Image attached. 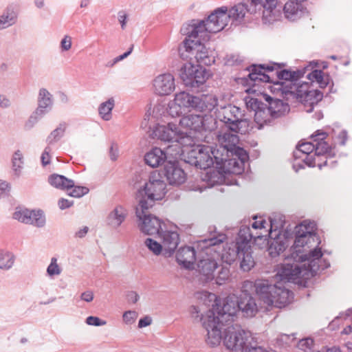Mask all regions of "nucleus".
Segmentation results:
<instances>
[{
  "label": "nucleus",
  "mask_w": 352,
  "mask_h": 352,
  "mask_svg": "<svg viewBox=\"0 0 352 352\" xmlns=\"http://www.w3.org/2000/svg\"><path fill=\"white\" fill-rule=\"evenodd\" d=\"M18 11L13 4L8 5L0 14V31L9 28L17 23Z\"/></svg>",
  "instance_id": "33"
},
{
  "label": "nucleus",
  "mask_w": 352,
  "mask_h": 352,
  "mask_svg": "<svg viewBox=\"0 0 352 352\" xmlns=\"http://www.w3.org/2000/svg\"><path fill=\"white\" fill-rule=\"evenodd\" d=\"M152 323V319L150 316H146L140 319L138 322V328L142 329L149 326Z\"/></svg>",
  "instance_id": "63"
},
{
  "label": "nucleus",
  "mask_w": 352,
  "mask_h": 352,
  "mask_svg": "<svg viewBox=\"0 0 352 352\" xmlns=\"http://www.w3.org/2000/svg\"><path fill=\"white\" fill-rule=\"evenodd\" d=\"M54 98L52 94L45 88H41L38 91L37 98L36 113L45 116L52 109Z\"/></svg>",
  "instance_id": "30"
},
{
  "label": "nucleus",
  "mask_w": 352,
  "mask_h": 352,
  "mask_svg": "<svg viewBox=\"0 0 352 352\" xmlns=\"http://www.w3.org/2000/svg\"><path fill=\"white\" fill-rule=\"evenodd\" d=\"M45 116L43 114L36 113V110L30 115L24 124V129L29 131L32 129L38 122V121Z\"/></svg>",
  "instance_id": "52"
},
{
  "label": "nucleus",
  "mask_w": 352,
  "mask_h": 352,
  "mask_svg": "<svg viewBox=\"0 0 352 352\" xmlns=\"http://www.w3.org/2000/svg\"><path fill=\"white\" fill-rule=\"evenodd\" d=\"M226 239V234L217 233L211 234L208 238L197 242V248L202 250L197 263V270L206 281L214 278V272L219 261V245Z\"/></svg>",
  "instance_id": "5"
},
{
  "label": "nucleus",
  "mask_w": 352,
  "mask_h": 352,
  "mask_svg": "<svg viewBox=\"0 0 352 352\" xmlns=\"http://www.w3.org/2000/svg\"><path fill=\"white\" fill-rule=\"evenodd\" d=\"M115 107L113 98H109L107 101L102 102L98 107V113L100 118L104 121H109L112 118V110Z\"/></svg>",
  "instance_id": "43"
},
{
  "label": "nucleus",
  "mask_w": 352,
  "mask_h": 352,
  "mask_svg": "<svg viewBox=\"0 0 352 352\" xmlns=\"http://www.w3.org/2000/svg\"><path fill=\"white\" fill-rule=\"evenodd\" d=\"M323 97L322 94L316 89H308L307 84L305 86H300L297 90V98L304 103L305 105L307 104L309 105V108L307 109V112H311L313 106L317 104L322 100Z\"/></svg>",
  "instance_id": "27"
},
{
  "label": "nucleus",
  "mask_w": 352,
  "mask_h": 352,
  "mask_svg": "<svg viewBox=\"0 0 352 352\" xmlns=\"http://www.w3.org/2000/svg\"><path fill=\"white\" fill-rule=\"evenodd\" d=\"M15 262V256L10 251L0 250V270L7 271L10 270Z\"/></svg>",
  "instance_id": "44"
},
{
  "label": "nucleus",
  "mask_w": 352,
  "mask_h": 352,
  "mask_svg": "<svg viewBox=\"0 0 352 352\" xmlns=\"http://www.w3.org/2000/svg\"><path fill=\"white\" fill-rule=\"evenodd\" d=\"M217 106V99L212 94L194 96L182 91L175 94L168 104V113L173 118L180 117L192 110L200 112L211 111Z\"/></svg>",
  "instance_id": "6"
},
{
  "label": "nucleus",
  "mask_w": 352,
  "mask_h": 352,
  "mask_svg": "<svg viewBox=\"0 0 352 352\" xmlns=\"http://www.w3.org/2000/svg\"><path fill=\"white\" fill-rule=\"evenodd\" d=\"M129 214L127 208L122 205H116L107 217V223L113 229H118L125 221Z\"/></svg>",
  "instance_id": "28"
},
{
  "label": "nucleus",
  "mask_w": 352,
  "mask_h": 352,
  "mask_svg": "<svg viewBox=\"0 0 352 352\" xmlns=\"http://www.w3.org/2000/svg\"><path fill=\"white\" fill-rule=\"evenodd\" d=\"M282 223L281 219L278 223H276V220L273 219H270V228L267 236L269 237L267 252L272 258L279 256L287 247V239L279 230L283 226Z\"/></svg>",
  "instance_id": "17"
},
{
  "label": "nucleus",
  "mask_w": 352,
  "mask_h": 352,
  "mask_svg": "<svg viewBox=\"0 0 352 352\" xmlns=\"http://www.w3.org/2000/svg\"><path fill=\"white\" fill-rule=\"evenodd\" d=\"M153 91L158 96H168L175 89L174 76L170 73L157 75L152 82Z\"/></svg>",
  "instance_id": "22"
},
{
  "label": "nucleus",
  "mask_w": 352,
  "mask_h": 352,
  "mask_svg": "<svg viewBox=\"0 0 352 352\" xmlns=\"http://www.w3.org/2000/svg\"><path fill=\"white\" fill-rule=\"evenodd\" d=\"M10 190V184L4 181H0V197L7 195Z\"/></svg>",
  "instance_id": "61"
},
{
  "label": "nucleus",
  "mask_w": 352,
  "mask_h": 352,
  "mask_svg": "<svg viewBox=\"0 0 352 352\" xmlns=\"http://www.w3.org/2000/svg\"><path fill=\"white\" fill-rule=\"evenodd\" d=\"M72 46V38L71 36L65 35L60 42V47L61 52L69 51Z\"/></svg>",
  "instance_id": "58"
},
{
  "label": "nucleus",
  "mask_w": 352,
  "mask_h": 352,
  "mask_svg": "<svg viewBox=\"0 0 352 352\" xmlns=\"http://www.w3.org/2000/svg\"><path fill=\"white\" fill-rule=\"evenodd\" d=\"M200 320L207 331V344L212 347L219 345L223 338L221 329L225 322L216 317L214 310H208L205 315H201Z\"/></svg>",
  "instance_id": "15"
},
{
  "label": "nucleus",
  "mask_w": 352,
  "mask_h": 352,
  "mask_svg": "<svg viewBox=\"0 0 352 352\" xmlns=\"http://www.w3.org/2000/svg\"><path fill=\"white\" fill-rule=\"evenodd\" d=\"M74 202L72 201H69L67 199L61 198L58 201V206L60 209L65 210L71 207L73 205Z\"/></svg>",
  "instance_id": "62"
},
{
  "label": "nucleus",
  "mask_w": 352,
  "mask_h": 352,
  "mask_svg": "<svg viewBox=\"0 0 352 352\" xmlns=\"http://www.w3.org/2000/svg\"><path fill=\"white\" fill-rule=\"evenodd\" d=\"M23 164V155L20 150H17L13 153L12 157V170L16 177H19L21 175Z\"/></svg>",
  "instance_id": "46"
},
{
  "label": "nucleus",
  "mask_w": 352,
  "mask_h": 352,
  "mask_svg": "<svg viewBox=\"0 0 352 352\" xmlns=\"http://www.w3.org/2000/svg\"><path fill=\"white\" fill-rule=\"evenodd\" d=\"M153 206L138 205L135 214L140 230L147 235L159 234L166 228V224L158 217L151 214L148 210Z\"/></svg>",
  "instance_id": "14"
},
{
  "label": "nucleus",
  "mask_w": 352,
  "mask_h": 352,
  "mask_svg": "<svg viewBox=\"0 0 352 352\" xmlns=\"http://www.w3.org/2000/svg\"><path fill=\"white\" fill-rule=\"evenodd\" d=\"M229 277V268L227 267H222L215 278V282L219 285H223L226 283V281L228 280Z\"/></svg>",
  "instance_id": "54"
},
{
  "label": "nucleus",
  "mask_w": 352,
  "mask_h": 352,
  "mask_svg": "<svg viewBox=\"0 0 352 352\" xmlns=\"http://www.w3.org/2000/svg\"><path fill=\"white\" fill-rule=\"evenodd\" d=\"M166 193V184L160 173H152L143 188L138 190V205L153 206L155 201L161 200Z\"/></svg>",
  "instance_id": "9"
},
{
  "label": "nucleus",
  "mask_w": 352,
  "mask_h": 352,
  "mask_svg": "<svg viewBox=\"0 0 352 352\" xmlns=\"http://www.w3.org/2000/svg\"><path fill=\"white\" fill-rule=\"evenodd\" d=\"M307 78L312 82H316L320 88H325L329 82V76L318 69H315L309 73Z\"/></svg>",
  "instance_id": "45"
},
{
  "label": "nucleus",
  "mask_w": 352,
  "mask_h": 352,
  "mask_svg": "<svg viewBox=\"0 0 352 352\" xmlns=\"http://www.w3.org/2000/svg\"><path fill=\"white\" fill-rule=\"evenodd\" d=\"M272 119L271 111L266 104L262 106L258 110L254 113V121L259 125L258 128H261L263 124H268Z\"/></svg>",
  "instance_id": "42"
},
{
  "label": "nucleus",
  "mask_w": 352,
  "mask_h": 352,
  "mask_svg": "<svg viewBox=\"0 0 352 352\" xmlns=\"http://www.w3.org/2000/svg\"><path fill=\"white\" fill-rule=\"evenodd\" d=\"M234 133L228 128L226 131L222 130L216 134L218 143L223 148V152L227 153L228 157L229 153H233L237 148H242L237 146L239 139L238 135Z\"/></svg>",
  "instance_id": "24"
},
{
  "label": "nucleus",
  "mask_w": 352,
  "mask_h": 352,
  "mask_svg": "<svg viewBox=\"0 0 352 352\" xmlns=\"http://www.w3.org/2000/svg\"><path fill=\"white\" fill-rule=\"evenodd\" d=\"M248 6L245 3H238L229 10L226 6H222L214 10L205 20L201 22H195L194 27L190 28L196 33L201 34L204 38H207L208 32L217 33L221 31L232 21L239 23L242 21L248 12Z\"/></svg>",
  "instance_id": "4"
},
{
  "label": "nucleus",
  "mask_w": 352,
  "mask_h": 352,
  "mask_svg": "<svg viewBox=\"0 0 352 352\" xmlns=\"http://www.w3.org/2000/svg\"><path fill=\"white\" fill-rule=\"evenodd\" d=\"M276 68H279V65L276 63L270 65H253L249 70V80L252 82V85H256L257 82H270V76L265 72H273Z\"/></svg>",
  "instance_id": "25"
},
{
  "label": "nucleus",
  "mask_w": 352,
  "mask_h": 352,
  "mask_svg": "<svg viewBox=\"0 0 352 352\" xmlns=\"http://www.w3.org/2000/svg\"><path fill=\"white\" fill-rule=\"evenodd\" d=\"M66 129V124L61 123L47 138V143L51 145L58 142L64 135Z\"/></svg>",
  "instance_id": "48"
},
{
  "label": "nucleus",
  "mask_w": 352,
  "mask_h": 352,
  "mask_svg": "<svg viewBox=\"0 0 352 352\" xmlns=\"http://www.w3.org/2000/svg\"><path fill=\"white\" fill-rule=\"evenodd\" d=\"M316 224L303 221L295 228L296 239L292 253L293 263L286 262L277 266L276 276L282 281L301 283L314 276L320 270L330 264L321 260L322 252L318 248L320 239L316 233Z\"/></svg>",
  "instance_id": "1"
},
{
  "label": "nucleus",
  "mask_w": 352,
  "mask_h": 352,
  "mask_svg": "<svg viewBox=\"0 0 352 352\" xmlns=\"http://www.w3.org/2000/svg\"><path fill=\"white\" fill-rule=\"evenodd\" d=\"M272 218H270V220ZM270 227V224L268 225L267 221L263 219V218H259L258 219L257 218L255 219V221L252 224V229L256 232H262L263 233V237H266L270 232V230L267 229V226Z\"/></svg>",
  "instance_id": "51"
},
{
  "label": "nucleus",
  "mask_w": 352,
  "mask_h": 352,
  "mask_svg": "<svg viewBox=\"0 0 352 352\" xmlns=\"http://www.w3.org/2000/svg\"><path fill=\"white\" fill-rule=\"evenodd\" d=\"M263 233L262 232H254L252 228L247 226H242L239 230L236 243L239 245H247L250 247V242L252 239H262Z\"/></svg>",
  "instance_id": "37"
},
{
  "label": "nucleus",
  "mask_w": 352,
  "mask_h": 352,
  "mask_svg": "<svg viewBox=\"0 0 352 352\" xmlns=\"http://www.w3.org/2000/svg\"><path fill=\"white\" fill-rule=\"evenodd\" d=\"M245 104L248 109L252 111L254 113L256 110H258L262 106L264 105V104L257 98L250 97L245 98Z\"/></svg>",
  "instance_id": "56"
},
{
  "label": "nucleus",
  "mask_w": 352,
  "mask_h": 352,
  "mask_svg": "<svg viewBox=\"0 0 352 352\" xmlns=\"http://www.w3.org/2000/svg\"><path fill=\"white\" fill-rule=\"evenodd\" d=\"M250 333L241 326H228L224 331L223 344L231 352H276L274 350L263 346H250L248 342Z\"/></svg>",
  "instance_id": "8"
},
{
  "label": "nucleus",
  "mask_w": 352,
  "mask_h": 352,
  "mask_svg": "<svg viewBox=\"0 0 352 352\" xmlns=\"http://www.w3.org/2000/svg\"><path fill=\"white\" fill-rule=\"evenodd\" d=\"M305 71H297V72H290L286 69L282 71H277L276 75L279 80H284L285 82L292 81L296 80L297 78L302 76L305 74Z\"/></svg>",
  "instance_id": "49"
},
{
  "label": "nucleus",
  "mask_w": 352,
  "mask_h": 352,
  "mask_svg": "<svg viewBox=\"0 0 352 352\" xmlns=\"http://www.w3.org/2000/svg\"><path fill=\"white\" fill-rule=\"evenodd\" d=\"M207 297L209 301H213L212 308L216 317L226 323L233 320L234 316L239 311V299L235 295H230L223 299L222 303L214 294H208Z\"/></svg>",
  "instance_id": "13"
},
{
  "label": "nucleus",
  "mask_w": 352,
  "mask_h": 352,
  "mask_svg": "<svg viewBox=\"0 0 352 352\" xmlns=\"http://www.w3.org/2000/svg\"><path fill=\"white\" fill-rule=\"evenodd\" d=\"M51 151H52V149H51L50 145H48L47 146L45 147L44 151L43 152V153L41 155V163H42L43 166H45L46 165H47L50 163L51 156H50V153Z\"/></svg>",
  "instance_id": "60"
},
{
  "label": "nucleus",
  "mask_w": 352,
  "mask_h": 352,
  "mask_svg": "<svg viewBox=\"0 0 352 352\" xmlns=\"http://www.w3.org/2000/svg\"><path fill=\"white\" fill-rule=\"evenodd\" d=\"M161 172L170 185H181L186 179L185 172L176 162L168 161Z\"/></svg>",
  "instance_id": "23"
},
{
  "label": "nucleus",
  "mask_w": 352,
  "mask_h": 352,
  "mask_svg": "<svg viewBox=\"0 0 352 352\" xmlns=\"http://www.w3.org/2000/svg\"><path fill=\"white\" fill-rule=\"evenodd\" d=\"M177 263L187 269L194 267L196 252L194 248L185 246L179 249L176 254Z\"/></svg>",
  "instance_id": "31"
},
{
  "label": "nucleus",
  "mask_w": 352,
  "mask_h": 352,
  "mask_svg": "<svg viewBox=\"0 0 352 352\" xmlns=\"http://www.w3.org/2000/svg\"><path fill=\"white\" fill-rule=\"evenodd\" d=\"M201 180L206 183L204 186L194 189L202 192L206 188L220 184L223 181V177L220 170L210 169L201 176Z\"/></svg>",
  "instance_id": "34"
},
{
  "label": "nucleus",
  "mask_w": 352,
  "mask_h": 352,
  "mask_svg": "<svg viewBox=\"0 0 352 352\" xmlns=\"http://www.w3.org/2000/svg\"><path fill=\"white\" fill-rule=\"evenodd\" d=\"M218 119L226 124L230 131L245 134L250 130V121L241 109L234 105L228 104L217 109Z\"/></svg>",
  "instance_id": "10"
},
{
  "label": "nucleus",
  "mask_w": 352,
  "mask_h": 352,
  "mask_svg": "<svg viewBox=\"0 0 352 352\" xmlns=\"http://www.w3.org/2000/svg\"><path fill=\"white\" fill-rule=\"evenodd\" d=\"M207 118L206 116H204L202 115L190 113L184 115L180 118L179 127L181 130H186V131L184 132V135L187 134L190 135L192 140V146L195 144L193 138L199 139L200 138L198 135L208 130L205 122Z\"/></svg>",
  "instance_id": "18"
},
{
  "label": "nucleus",
  "mask_w": 352,
  "mask_h": 352,
  "mask_svg": "<svg viewBox=\"0 0 352 352\" xmlns=\"http://www.w3.org/2000/svg\"><path fill=\"white\" fill-rule=\"evenodd\" d=\"M63 269L60 265L58 263V258L56 257H52L50 263L46 269L47 276L51 278L60 276L62 273Z\"/></svg>",
  "instance_id": "47"
},
{
  "label": "nucleus",
  "mask_w": 352,
  "mask_h": 352,
  "mask_svg": "<svg viewBox=\"0 0 352 352\" xmlns=\"http://www.w3.org/2000/svg\"><path fill=\"white\" fill-rule=\"evenodd\" d=\"M220 156H223V162L219 166L218 169L221 170L222 165L224 166L226 164L230 167L227 170L228 172L233 174H241L244 170L245 162L248 160V154L243 148H237L233 153H229V156L227 153H221Z\"/></svg>",
  "instance_id": "19"
},
{
  "label": "nucleus",
  "mask_w": 352,
  "mask_h": 352,
  "mask_svg": "<svg viewBox=\"0 0 352 352\" xmlns=\"http://www.w3.org/2000/svg\"><path fill=\"white\" fill-rule=\"evenodd\" d=\"M173 146H168L166 151L158 147L153 148L146 153L144 160L146 164L152 168H156L161 166L167 160V155H170L174 157L180 155L183 152L182 148L177 146V150L172 149Z\"/></svg>",
  "instance_id": "20"
},
{
  "label": "nucleus",
  "mask_w": 352,
  "mask_h": 352,
  "mask_svg": "<svg viewBox=\"0 0 352 352\" xmlns=\"http://www.w3.org/2000/svg\"><path fill=\"white\" fill-rule=\"evenodd\" d=\"M158 236L164 246V254L170 256L175 252L179 242V236L176 230L163 229Z\"/></svg>",
  "instance_id": "26"
},
{
  "label": "nucleus",
  "mask_w": 352,
  "mask_h": 352,
  "mask_svg": "<svg viewBox=\"0 0 352 352\" xmlns=\"http://www.w3.org/2000/svg\"><path fill=\"white\" fill-rule=\"evenodd\" d=\"M241 251V263L240 267L244 272L250 271L255 264L254 258L252 256V251L251 247H248L247 245H243Z\"/></svg>",
  "instance_id": "39"
},
{
  "label": "nucleus",
  "mask_w": 352,
  "mask_h": 352,
  "mask_svg": "<svg viewBox=\"0 0 352 352\" xmlns=\"http://www.w3.org/2000/svg\"><path fill=\"white\" fill-rule=\"evenodd\" d=\"M254 5H261L263 8V18L269 22L273 21L276 17L277 0H251Z\"/></svg>",
  "instance_id": "36"
},
{
  "label": "nucleus",
  "mask_w": 352,
  "mask_h": 352,
  "mask_svg": "<svg viewBox=\"0 0 352 352\" xmlns=\"http://www.w3.org/2000/svg\"><path fill=\"white\" fill-rule=\"evenodd\" d=\"M242 247L243 245H239L236 242L227 243L221 252H219V259L230 265L236 258H241L240 253Z\"/></svg>",
  "instance_id": "32"
},
{
  "label": "nucleus",
  "mask_w": 352,
  "mask_h": 352,
  "mask_svg": "<svg viewBox=\"0 0 352 352\" xmlns=\"http://www.w3.org/2000/svg\"><path fill=\"white\" fill-rule=\"evenodd\" d=\"M48 182L53 187L60 190H68L74 186V182L66 177L58 175L52 174L49 176Z\"/></svg>",
  "instance_id": "40"
},
{
  "label": "nucleus",
  "mask_w": 352,
  "mask_h": 352,
  "mask_svg": "<svg viewBox=\"0 0 352 352\" xmlns=\"http://www.w3.org/2000/svg\"><path fill=\"white\" fill-rule=\"evenodd\" d=\"M283 10L285 17L291 21L300 19L304 13L302 5L298 1H294L287 2L284 6Z\"/></svg>",
  "instance_id": "38"
},
{
  "label": "nucleus",
  "mask_w": 352,
  "mask_h": 352,
  "mask_svg": "<svg viewBox=\"0 0 352 352\" xmlns=\"http://www.w3.org/2000/svg\"><path fill=\"white\" fill-rule=\"evenodd\" d=\"M153 134L162 141L171 142L173 150H177V146H192V140L190 135L184 133L177 124L169 122L167 125L158 124L153 131Z\"/></svg>",
  "instance_id": "12"
},
{
  "label": "nucleus",
  "mask_w": 352,
  "mask_h": 352,
  "mask_svg": "<svg viewBox=\"0 0 352 352\" xmlns=\"http://www.w3.org/2000/svg\"><path fill=\"white\" fill-rule=\"evenodd\" d=\"M13 218L21 223L42 228L45 224V217L42 210H30L26 208L16 210Z\"/></svg>",
  "instance_id": "21"
},
{
  "label": "nucleus",
  "mask_w": 352,
  "mask_h": 352,
  "mask_svg": "<svg viewBox=\"0 0 352 352\" xmlns=\"http://www.w3.org/2000/svg\"><path fill=\"white\" fill-rule=\"evenodd\" d=\"M209 73L199 65L187 61L180 70V78L186 87H199L208 78Z\"/></svg>",
  "instance_id": "16"
},
{
  "label": "nucleus",
  "mask_w": 352,
  "mask_h": 352,
  "mask_svg": "<svg viewBox=\"0 0 352 352\" xmlns=\"http://www.w3.org/2000/svg\"><path fill=\"white\" fill-rule=\"evenodd\" d=\"M195 22H201V20H192L189 23L185 24L181 28V32L186 38L179 47V54L182 59L197 63L198 65H211L214 63V57L212 51L210 50L201 43L207 41L210 38L212 32H208L207 38H204L201 34L193 31L190 28L194 27Z\"/></svg>",
  "instance_id": "2"
},
{
  "label": "nucleus",
  "mask_w": 352,
  "mask_h": 352,
  "mask_svg": "<svg viewBox=\"0 0 352 352\" xmlns=\"http://www.w3.org/2000/svg\"><path fill=\"white\" fill-rule=\"evenodd\" d=\"M138 316V312L135 311H126L122 315V319L124 324L127 325L133 324Z\"/></svg>",
  "instance_id": "57"
},
{
  "label": "nucleus",
  "mask_w": 352,
  "mask_h": 352,
  "mask_svg": "<svg viewBox=\"0 0 352 352\" xmlns=\"http://www.w3.org/2000/svg\"><path fill=\"white\" fill-rule=\"evenodd\" d=\"M118 148L117 144L113 143L109 150V155L111 160L115 161L118 157Z\"/></svg>",
  "instance_id": "64"
},
{
  "label": "nucleus",
  "mask_w": 352,
  "mask_h": 352,
  "mask_svg": "<svg viewBox=\"0 0 352 352\" xmlns=\"http://www.w3.org/2000/svg\"><path fill=\"white\" fill-rule=\"evenodd\" d=\"M314 344V340L311 338H305L300 340L297 344V347L305 352L311 351Z\"/></svg>",
  "instance_id": "53"
},
{
  "label": "nucleus",
  "mask_w": 352,
  "mask_h": 352,
  "mask_svg": "<svg viewBox=\"0 0 352 352\" xmlns=\"http://www.w3.org/2000/svg\"><path fill=\"white\" fill-rule=\"evenodd\" d=\"M144 244L154 255L158 256L164 253L163 243L161 244L151 238L146 239Z\"/></svg>",
  "instance_id": "50"
},
{
  "label": "nucleus",
  "mask_w": 352,
  "mask_h": 352,
  "mask_svg": "<svg viewBox=\"0 0 352 352\" xmlns=\"http://www.w3.org/2000/svg\"><path fill=\"white\" fill-rule=\"evenodd\" d=\"M70 188H72V190L68 195L76 198H80L87 195L89 191V188L85 186H75L74 184Z\"/></svg>",
  "instance_id": "55"
},
{
  "label": "nucleus",
  "mask_w": 352,
  "mask_h": 352,
  "mask_svg": "<svg viewBox=\"0 0 352 352\" xmlns=\"http://www.w3.org/2000/svg\"><path fill=\"white\" fill-rule=\"evenodd\" d=\"M219 150L208 145L198 144L188 151L187 162L200 169H208L215 162L217 166L223 162V156L219 155Z\"/></svg>",
  "instance_id": "11"
},
{
  "label": "nucleus",
  "mask_w": 352,
  "mask_h": 352,
  "mask_svg": "<svg viewBox=\"0 0 352 352\" xmlns=\"http://www.w3.org/2000/svg\"><path fill=\"white\" fill-rule=\"evenodd\" d=\"M86 323L88 325H92L96 327L104 326L107 324L106 320H101L96 316H89L86 318Z\"/></svg>",
  "instance_id": "59"
},
{
  "label": "nucleus",
  "mask_w": 352,
  "mask_h": 352,
  "mask_svg": "<svg viewBox=\"0 0 352 352\" xmlns=\"http://www.w3.org/2000/svg\"><path fill=\"white\" fill-rule=\"evenodd\" d=\"M246 318H252L256 316L258 309L255 299L249 294L244 293L239 299V311Z\"/></svg>",
  "instance_id": "29"
},
{
  "label": "nucleus",
  "mask_w": 352,
  "mask_h": 352,
  "mask_svg": "<svg viewBox=\"0 0 352 352\" xmlns=\"http://www.w3.org/2000/svg\"><path fill=\"white\" fill-rule=\"evenodd\" d=\"M265 100L268 102V107L272 115V118H279L289 111L288 104L280 99H272L270 96H267Z\"/></svg>",
  "instance_id": "35"
},
{
  "label": "nucleus",
  "mask_w": 352,
  "mask_h": 352,
  "mask_svg": "<svg viewBox=\"0 0 352 352\" xmlns=\"http://www.w3.org/2000/svg\"><path fill=\"white\" fill-rule=\"evenodd\" d=\"M272 91H276V94H280L283 96H286L288 94H293L297 92L298 88H296V85L292 81L287 82H276L274 84ZM297 95V93H296Z\"/></svg>",
  "instance_id": "41"
},
{
  "label": "nucleus",
  "mask_w": 352,
  "mask_h": 352,
  "mask_svg": "<svg viewBox=\"0 0 352 352\" xmlns=\"http://www.w3.org/2000/svg\"><path fill=\"white\" fill-rule=\"evenodd\" d=\"M327 135L326 133L318 131L311 136L312 142H303L296 146L293 162V168L296 172L303 168L305 164L309 167L318 166L319 169L324 166H329L327 153L329 146L324 141Z\"/></svg>",
  "instance_id": "3"
},
{
  "label": "nucleus",
  "mask_w": 352,
  "mask_h": 352,
  "mask_svg": "<svg viewBox=\"0 0 352 352\" xmlns=\"http://www.w3.org/2000/svg\"><path fill=\"white\" fill-rule=\"evenodd\" d=\"M254 287L260 300L266 306V309L275 307L282 308L289 304L293 293L285 287L272 284L268 280H256Z\"/></svg>",
  "instance_id": "7"
}]
</instances>
